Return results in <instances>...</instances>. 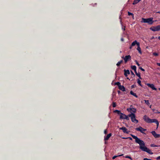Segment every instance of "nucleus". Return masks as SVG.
<instances>
[{
  "label": "nucleus",
  "instance_id": "1",
  "mask_svg": "<svg viewBox=\"0 0 160 160\" xmlns=\"http://www.w3.org/2000/svg\"><path fill=\"white\" fill-rule=\"evenodd\" d=\"M131 135L133 138L135 139V142L139 145L140 149L142 151L146 152L149 154H153V153L150 149L145 146V143L142 140L140 139L137 136L132 134H131Z\"/></svg>",
  "mask_w": 160,
  "mask_h": 160
},
{
  "label": "nucleus",
  "instance_id": "2",
  "mask_svg": "<svg viewBox=\"0 0 160 160\" xmlns=\"http://www.w3.org/2000/svg\"><path fill=\"white\" fill-rule=\"evenodd\" d=\"M143 120L147 122L148 123H151L152 122L155 123L157 126V128H158L159 123L158 121L155 119H150L147 116L145 115L143 117Z\"/></svg>",
  "mask_w": 160,
  "mask_h": 160
},
{
  "label": "nucleus",
  "instance_id": "3",
  "mask_svg": "<svg viewBox=\"0 0 160 160\" xmlns=\"http://www.w3.org/2000/svg\"><path fill=\"white\" fill-rule=\"evenodd\" d=\"M153 18H142L141 22L144 23H147L151 25L154 22L153 20Z\"/></svg>",
  "mask_w": 160,
  "mask_h": 160
},
{
  "label": "nucleus",
  "instance_id": "4",
  "mask_svg": "<svg viewBox=\"0 0 160 160\" xmlns=\"http://www.w3.org/2000/svg\"><path fill=\"white\" fill-rule=\"evenodd\" d=\"M150 29L153 32L158 31L160 30V25H158L157 26H152L150 28Z\"/></svg>",
  "mask_w": 160,
  "mask_h": 160
},
{
  "label": "nucleus",
  "instance_id": "5",
  "mask_svg": "<svg viewBox=\"0 0 160 160\" xmlns=\"http://www.w3.org/2000/svg\"><path fill=\"white\" fill-rule=\"evenodd\" d=\"M122 58L124 59L125 63H126L128 61L131 60V57L130 55H126L125 57L123 56Z\"/></svg>",
  "mask_w": 160,
  "mask_h": 160
},
{
  "label": "nucleus",
  "instance_id": "6",
  "mask_svg": "<svg viewBox=\"0 0 160 160\" xmlns=\"http://www.w3.org/2000/svg\"><path fill=\"white\" fill-rule=\"evenodd\" d=\"M132 106H131L130 108H128L127 109V110L131 113L132 112L133 113H135L136 112V109L133 108H132Z\"/></svg>",
  "mask_w": 160,
  "mask_h": 160
},
{
  "label": "nucleus",
  "instance_id": "7",
  "mask_svg": "<svg viewBox=\"0 0 160 160\" xmlns=\"http://www.w3.org/2000/svg\"><path fill=\"white\" fill-rule=\"evenodd\" d=\"M135 129L138 131L142 133H145L144 132L146 131V129L143 128L141 126L138 128H136Z\"/></svg>",
  "mask_w": 160,
  "mask_h": 160
},
{
  "label": "nucleus",
  "instance_id": "8",
  "mask_svg": "<svg viewBox=\"0 0 160 160\" xmlns=\"http://www.w3.org/2000/svg\"><path fill=\"white\" fill-rule=\"evenodd\" d=\"M146 85L153 90H156L157 89V88L155 87L154 85L153 84L147 83L146 84Z\"/></svg>",
  "mask_w": 160,
  "mask_h": 160
},
{
  "label": "nucleus",
  "instance_id": "9",
  "mask_svg": "<svg viewBox=\"0 0 160 160\" xmlns=\"http://www.w3.org/2000/svg\"><path fill=\"white\" fill-rule=\"evenodd\" d=\"M119 129L122 130L123 132L124 133L128 134L130 132L129 131H128L127 129L124 127H122L121 128H120Z\"/></svg>",
  "mask_w": 160,
  "mask_h": 160
},
{
  "label": "nucleus",
  "instance_id": "10",
  "mask_svg": "<svg viewBox=\"0 0 160 160\" xmlns=\"http://www.w3.org/2000/svg\"><path fill=\"white\" fill-rule=\"evenodd\" d=\"M151 133L153 136L156 138L160 137V134H157L154 131H152Z\"/></svg>",
  "mask_w": 160,
  "mask_h": 160
},
{
  "label": "nucleus",
  "instance_id": "11",
  "mask_svg": "<svg viewBox=\"0 0 160 160\" xmlns=\"http://www.w3.org/2000/svg\"><path fill=\"white\" fill-rule=\"evenodd\" d=\"M135 116H133V117H131V121L132 122L135 123H137L138 122V121L135 118Z\"/></svg>",
  "mask_w": 160,
  "mask_h": 160
},
{
  "label": "nucleus",
  "instance_id": "12",
  "mask_svg": "<svg viewBox=\"0 0 160 160\" xmlns=\"http://www.w3.org/2000/svg\"><path fill=\"white\" fill-rule=\"evenodd\" d=\"M135 45H137V46L139 45L140 43L139 42H137L136 40H135L132 43L131 45L132 46H133Z\"/></svg>",
  "mask_w": 160,
  "mask_h": 160
},
{
  "label": "nucleus",
  "instance_id": "13",
  "mask_svg": "<svg viewBox=\"0 0 160 160\" xmlns=\"http://www.w3.org/2000/svg\"><path fill=\"white\" fill-rule=\"evenodd\" d=\"M112 136V134L111 133H110L108 134L107 136L104 137V140L105 141L108 140L110 137Z\"/></svg>",
  "mask_w": 160,
  "mask_h": 160
},
{
  "label": "nucleus",
  "instance_id": "14",
  "mask_svg": "<svg viewBox=\"0 0 160 160\" xmlns=\"http://www.w3.org/2000/svg\"><path fill=\"white\" fill-rule=\"evenodd\" d=\"M118 88L120 90H122V91L123 92L125 91H126L125 88L123 85H120L118 87Z\"/></svg>",
  "mask_w": 160,
  "mask_h": 160
},
{
  "label": "nucleus",
  "instance_id": "15",
  "mask_svg": "<svg viewBox=\"0 0 160 160\" xmlns=\"http://www.w3.org/2000/svg\"><path fill=\"white\" fill-rule=\"evenodd\" d=\"M124 75L126 77H127V74H130L129 71L128 70H124Z\"/></svg>",
  "mask_w": 160,
  "mask_h": 160
},
{
  "label": "nucleus",
  "instance_id": "16",
  "mask_svg": "<svg viewBox=\"0 0 160 160\" xmlns=\"http://www.w3.org/2000/svg\"><path fill=\"white\" fill-rule=\"evenodd\" d=\"M114 112L115 113H117L119 115H120H120H121L122 114V113L120 111L117 110H114Z\"/></svg>",
  "mask_w": 160,
  "mask_h": 160
},
{
  "label": "nucleus",
  "instance_id": "17",
  "mask_svg": "<svg viewBox=\"0 0 160 160\" xmlns=\"http://www.w3.org/2000/svg\"><path fill=\"white\" fill-rule=\"evenodd\" d=\"M130 93L132 95L135 96L136 98H137L138 97V96L136 95V94L135 93L133 92L132 91H130Z\"/></svg>",
  "mask_w": 160,
  "mask_h": 160
},
{
  "label": "nucleus",
  "instance_id": "18",
  "mask_svg": "<svg viewBox=\"0 0 160 160\" xmlns=\"http://www.w3.org/2000/svg\"><path fill=\"white\" fill-rule=\"evenodd\" d=\"M141 0H134L132 3L133 5H135L139 2Z\"/></svg>",
  "mask_w": 160,
  "mask_h": 160
},
{
  "label": "nucleus",
  "instance_id": "19",
  "mask_svg": "<svg viewBox=\"0 0 160 160\" xmlns=\"http://www.w3.org/2000/svg\"><path fill=\"white\" fill-rule=\"evenodd\" d=\"M131 68L132 69H133L134 71L135 72H136V71H136L137 68H136V66H135V65L132 66L131 67Z\"/></svg>",
  "mask_w": 160,
  "mask_h": 160
},
{
  "label": "nucleus",
  "instance_id": "20",
  "mask_svg": "<svg viewBox=\"0 0 160 160\" xmlns=\"http://www.w3.org/2000/svg\"><path fill=\"white\" fill-rule=\"evenodd\" d=\"M137 46H138V47L137 48V50L141 54L142 53V52H141V48L140 47V45H138Z\"/></svg>",
  "mask_w": 160,
  "mask_h": 160
},
{
  "label": "nucleus",
  "instance_id": "21",
  "mask_svg": "<svg viewBox=\"0 0 160 160\" xmlns=\"http://www.w3.org/2000/svg\"><path fill=\"white\" fill-rule=\"evenodd\" d=\"M153 112L155 113H160V112H159L157 110L155 109H153L152 110Z\"/></svg>",
  "mask_w": 160,
  "mask_h": 160
},
{
  "label": "nucleus",
  "instance_id": "22",
  "mask_svg": "<svg viewBox=\"0 0 160 160\" xmlns=\"http://www.w3.org/2000/svg\"><path fill=\"white\" fill-rule=\"evenodd\" d=\"M123 62V60H121L120 61L118 62L117 64L116 65L117 66L119 67L120 66V64Z\"/></svg>",
  "mask_w": 160,
  "mask_h": 160
},
{
  "label": "nucleus",
  "instance_id": "23",
  "mask_svg": "<svg viewBox=\"0 0 160 160\" xmlns=\"http://www.w3.org/2000/svg\"><path fill=\"white\" fill-rule=\"evenodd\" d=\"M125 115H126L122 113V114H121V115H120V119H124V118H125V116H124Z\"/></svg>",
  "mask_w": 160,
  "mask_h": 160
},
{
  "label": "nucleus",
  "instance_id": "24",
  "mask_svg": "<svg viewBox=\"0 0 160 160\" xmlns=\"http://www.w3.org/2000/svg\"><path fill=\"white\" fill-rule=\"evenodd\" d=\"M135 115V114L134 113H131L128 114V117H131H131H133V116H134Z\"/></svg>",
  "mask_w": 160,
  "mask_h": 160
},
{
  "label": "nucleus",
  "instance_id": "25",
  "mask_svg": "<svg viewBox=\"0 0 160 160\" xmlns=\"http://www.w3.org/2000/svg\"><path fill=\"white\" fill-rule=\"evenodd\" d=\"M145 103L147 105H149L150 104L149 101L148 100H144Z\"/></svg>",
  "mask_w": 160,
  "mask_h": 160
},
{
  "label": "nucleus",
  "instance_id": "26",
  "mask_svg": "<svg viewBox=\"0 0 160 160\" xmlns=\"http://www.w3.org/2000/svg\"><path fill=\"white\" fill-rule=\"evenodd\" d=\"M122 155H123V154L119 155L118 156H114L112 157V159H115L117 157H118V156L120 157V156H122Z\"/></svg>",
  "mask_w": 160,
  "mask_h": 160
},
{
  "label": "nucleus",
  "instance_id": "27",
  "mask_svg": "<svg viewBox=\"0 0 160 160\" xmlns=\"http://www.w3.org/2000/svg\"><path fill=\"white\" fill-rule=\"evenodd\" d=\"M125 116V118H124V119H126L127 120H129V118H128V116H127L126 115H124Z\"/></svg>",
  "mask_w": 160,
  "mask_h": 160
},
{
  "label": "nucleus",
  "instance_id": "28",
  "mask_svg": "<svg viewBox=\"0 0 160 160\" xmlns=\"http://www.w3.org/2000/svg\"><path fill=\"white\" fill-rule=\"evenodd\" d=\"M115 85H117L118 86V87H119L121 85V83L119 82H117L115 83Z\"/></svg>",
  "mask_w": 160,
  "mask_h": 160
},
{
  "label": "nucleus",
  "instance_id": "29",
  "mask_svg": "<svg viewBox=\"0 0 160 160\" xmlns=\"http://www.w3.org/2000/svg\"><path fill=\"white\" fill-rule=\"evenodd\" d=\"M137 82L139 84V85H140V86H142L141 84V81L139 79H138Z\"/></svg>",
  "mask_w": 160,
  "mask_h": 160
},
{
  "label": "nucleus",
  "instance_id": "30",
  "mask_svg": "<svg viewBox=\"0 0 160 160\" xmlns=\"http://www.w3.org/2000/svg\"><path fill=\"white\" fill-rule=\"evenodd\" d=\"M128 16L132 15V16L133 17V14L132 13H131V12H128Z\"/></svg>",
  "mask_w": 160,
  "mask_h": 160
},
{
  "label": "nucleus",
  "instance_id": "31",
  "mask_svg": "<svg viewBox=\"0 0 160 160\" xmlns=\"http://www.w3.org/2000/svg\"><path fill=\"white\" fill-rule=\"evenodd\" d=\"M152 55L155 56H157L158 55V53L155 52H153L152 53Z\"/></svg>",
  "mask_w": 160,
  "mask_h": 160
},
{
  "label": "nucleus",
  "instance_id": "32",
  "mask_svg": "<svg viewBox=\"0 0 160 160\" xmlns=\"http://www.w3.org/2000/svg\"><path fill=\"white\" fill-rule=\"evenodd\" d=\"M112 107L113 108H115L116 107V105L115 102H113L112 104Z\"/></svg>",
  "mask_w": 160,
  "mask_h": 160
},
{
  "label": "nucleus",
  "instance_id": "33",
  "mask_svg": "<svg viewBox=\"0 0 160 160\" xmlns=\"http://www.w3.org/2000/svg\"><path fill=\"white\" fill-rule=\"evenodd\" d=\"M125 158H129V159H130L131 160H132V158H131V157L129 156H126L125 157Z\"/></svg>",
  "mask_w": 160,
  "mask_h": 160
},
{
  "label": "nucleus",
  "instance_id": "34",
  "mask_svg": "<svg viewBox=\"0 0 160 160\" xmlns=\"http://www.w3.org/2000/svg\"><path fill=\"white\" fill-rule=\"evenodd\" d=\"M135 74H136V75L138 77H140V74L139 73H138L137 72V71H136V72H135Z\"/></svg>",
  "mask_w": 160,
  "mask_h": 160
},
{
  "label": "nucleus",
  "instance_id": "35",
  "mask_svg": "<svg viewBox=\"0 0 160 160\" xmlns=\"http://www.w3.org/2000/svg\"><path fill=\"white\" fill-rule=\"evenodd\" d=\"M135 62H136V64L138 65V66H139L140 65V64L138 63L137 61L135 60Z\"/></svg>",
  "mask_w": 160,
  "mask_h": 160
},
{
  "label": "nucleus",
  "instance_id": "36",
  "mask_svg": "<svg viewBox=\"0 0 160 160\" xmlns=\"http://www.w3.org/2000/svg\"><path fill=\"white\" fill-rule=\"evenodd\" d=\"M139 68L141 69L142 71H145V70L142 68L141 67H139Z\"/></svg>",
  "mask_w": 160,
  "mask_h": 160
},
{
  "label": "nucleus",
  "instance_id": "37",
  "mask_svg": "<svg viewBox=\"0 0 160 160\" xmlns=\"http://www.w3.org/2000/svg\"><path fill=\"white\" fill-rule=\"evenodd\" d=\"M151 147H158L156 145H155L153 144H151Z\"/></svg>",
  "mask_w": 160,
  "mask_h": 160
},
{
  "label": "nucleus",
  "instance_id": "38",
  "mask_svg": "<svg viewBox=\"0 0 160 160\" xmlns=\"http://www.w3.org/2000/svg\"><path fill=\"white\" fill-rule=\"evenodd\" d=\"M122 29L123 30V31H125V27H122Z\"/></svg>",
  "mask_w": 160,
  "mask_h": 160
},
{
  "label": "nucleus",
  "instance_id": "39",
  "mask_svg": "<svg viewBox=\"0 0 160 160\" xmlns=\"http://www.w3.org/2000/svg\"><path fill=\"white\" fill-rule=\"evenodd\" d=\"M156 159H157V160H160V156H158V157H157L156 158Z\"/></svg>",
  "mask_w": 160,
  "mask_h": 160
},
{
  "label": "nucleus",
  "instance_id": "40",
  "mask_svg": "<svg viewBox=\"0 0 160 160\" xmlns=\"http://www.w3.org/2000/svg\"><path fill=\"white\" fill-rule=\"evenodd\" d=\"M104 133L105 134H106L107 133V130H104Z\"/></svg>",
  "mask_w": 160,
  "mask_h": 160
},
{
  "label": "nucleus",
  "instance_id": "41",
  "mask_svg": "<svg viewBox=\"0 0 160 160\" xmlns=\"http://www.w3.org/2000/svg\"><path fill=\"white\" fill-rule=\"evenodd\" d=\"M151 160V159H148V158H144L143 159V160Z\"/></svg>",
  "mask_w": 160,
  "mask_h": 160
},
{
  "label": "nucleus",
  "instance_id": "42",
  "mask_svg": "<svg viewBox=\"0 0 160 160\" xmlns=\"http://www.w3.org/2000/svg\"><path fill=\"white\" fill-rule=\"evenodd\" d=\"M131 73L132 74V75H133L134 76L135 75H134V73L132 71H131Z\"/></svg>",
  "mask_w": 160,
  "mask_h": 160
},
{
  "label": "nucleus",
  "instance_id": "43",
  "mask_svg": "<svg viewBox=\"0 0 160 160\" xmlns=\"http://www.w3.org/2000/svg\"><path fill=\"white\" fill-rule=\"evenodd\" d=\"M157 65L158 66H160V63H157Z\"/></svg>",
  "mask_w": 160,
  "mask_h": 160
},
{
  "label": "nucleus",
  "instance_id": "44",
  "mask_svg": "<svg viewBox=\"0 0 160 160\" xmlns=\"http://www.w3.org/2000/svg\"><path fill=\"white\" fill-rule=\"evenodd\" d=\"M128 138H129L130 140H132V138L131 137H128Z\"/></svg>",
  "mask_w": 160,
  "mask_h": 160
},
{
  "label": "nucleus",
  "instance_id": "45",
  "mask_svg": "<svg viewBox=\"0 0 160 160\" xmlns=\"http://www.w3.org/2000/svg\"><path fill=\"white\" fill-rule=\"evenodd\" d=\"M122 138L123 139H126L128 138H124V137H123Z\"/></svg>",
  "mask_w": 160,
  "mask_h": 160
},
{
  "label": "nucleus",
  "instance_id": "46",
  "mask_svg": "<svg viewBox=\"0 0 160 160\" xmlns=\"http://www.w3.org/2000/svg\"><path fill=\"white\" fill-rule=\"evenodd\" d=\"M118 94H119L121 93V92L120 91H118Z\"/></svg>",
  "mask_w": 160,
  "mask_h": 160
},
{
  "label": "nucleus",
  "instance_id": "47",
  "mask_svg": "<svg viewBox=\"0 0 160 160\" xmlns=\"http://www.w3.org/2000/svg\"><path fill=\"white\" fill-rule=\"evenodd\" d=\"M121 40L122 41H124V39L123 38H121Z\"/></svg>",
  "mask_w": 160,
  "mask_h": 160
},
{
  "label": "nucleus",
  "instance_id": "48",
  "mask_svg": "<svg viewBox=\"0 0 160 160\" xmlns=\"http://www.w3.org/2000/svg\"><path fill=\"white\" fill-rule=\"evenodd\" d=\"M132 45H131V46L130 47H129V48H130V49H132Z\"/></svg>",
  "mask_w": 160,
  "mask_h": 160
},
{
  "label": "nucleus",
  "instance_id": "49",
  "mask_svg": "<svg viewBox=\"0 0 160 160\" xmlns=\"http://www.w3.org/2000/svg\"><path fill=\"white\" fill-rule=\"evenodd\" d=\"M138 77L140 79H142V78L140 76V77Z\"/></svg>",
  "mask_w": 160,
  "mask_h": 160
},
{
  "label": "nucleus",
  "instance_id": "50",
  "mask_svg": "<svg viewBox=\"0 0 160 160\" xmlns=\"http://www.w3.org/2000/svg\"><path fill=\"white\" fill-rule=\"evenodd\" d=\"M158 39L160 40V36L158 37Z\"/></svg>",
  "mask_w": 160,
  "mask_h": 160
},
{
  "label": "nucleus",
  "instance_id": "51",
  "mask_svg": "<svg viewBox=\"0 0 160 160\" xmlns=\"http://www.w3.org/2000/svg\"><path fill=\"white\" fill-rule=\"evenodd\" d=\"M157 13L160 14V12H158Z\"/></svg>",
  "mask_w": 160,
  "mask_h": 160
},
{
  "label": "nucleus",
  "instance_id": "52",
  "mask_svg": "<svg viewBox=\"0 0 160 160\" xmlns=\"http://www.w3.org/2000/svg\"><path fill=\"white\" fill-rule=\"evenodd\" d=\"M133 86H134L133 85H132V88H133V87H134Z\"/></svg>",
  "mask_w": 160,
  "mask_h": 160
},
{
  "label": "nucleus",
  "instance_id": "53",
  "mask_svg": "<svg viewBox=\"0 0 160 160\" xmlns=\"http://www.w3.org/2000/svg\"><path fill=\"white\" fill-rule=\"evenodd\" d=\"M158 74L159 75H160V73H158Z\"/></svg>",
  "mask_w": 160,
  "mask_h": 160
},
{
  "label": "nucleus",
  "instance_id": "54",
  "mask_svg": "<svg viewBox=\"0 0 160 160\" xmlns=\"http://www.w3.org/2000/svg\"><path fill=\"white\" fill-rule=\"evenodd\" d=\"M151 105H150V108H151Z\"/></svg>",
  "mask_w": 160,
  "mask_h": 160
},
{
  "label": "nucleus",
  "instance_id": "55",
  "mask_svg": "<svg viewBox=\"0 0 160 160\" xmlns=\"http://www.w3.org/2000/svg\"><path fill=\"white\" fill-rule=\"evenodd\" d=\"M112 100H113V98H112Z\"/></svg>",
  "mask_w": 160,
  "mask_h": 160
},
{
  "label": "nucleus",
  "instance_id": "56",
  "mask_svg": "<svg viewBox=\"0 0 160 160\" xmlns=\"http://www.w3.org/2000/svg\"><path fill=\"white\" fill-rule=\"evenodd\" d=\"M105 143L106 144V142L105 141Z\"/></svg>",
  "mask_w": 160,
  "mask_h": 160
}]
</instances>
